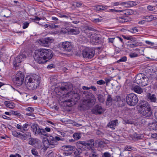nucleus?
Wrapping results in <instances>:
<instances>
[{
	"instance_id": "nucleus-61",
	"label": "nucleus",
	"mask_w": 157,
	"mask_h": 157,
	"mask_svg": "<svg viewBox=\"0 0 157 157\" xmlns=\"http://www.w3.org/2000/svg\"><path fill=\"white\" fill-rule=\"evenodd\" d=\"M31 152L32 154L34 155H37L38 152L35 149L33 148L31 150Z\"/></svg>"
},
{
	"instance_id": "nucleus-21",
	"label": "nucleus",
	"mask_w": 157,
	"mask_h": 157,
	"mask_svg": "<svg viewBox=\"0 0 157 157\" xmlns=\"http://www.w3.org/2000/svg\"><path fill=\"white\" fill-rule=\"evenodd\" d=\"M132 89L135 92L138 94H141L143 92V89L140 86L136 85L133 86Z\"/></svg>"
},
{
	"instance_id": "nucleus-42",
	"label": "nucleus",
	"mask_w": 157,
	"mask_h": 157,
	"mask_svg": "<svg viewBox=\"0 0 157 157\" xmlns=\"http://www.w3.org/2000/svg\"><path fill=\"white\" fill-rule=\"evenodd\" d=\"M129 56L131 58H133L138 57L139 55L135 52H134L130 53L129 55Z\"/></svg>"
},
{
	"instance_id": "nucleus-50",
	"label": "nucleus",
	"mask_w": 157,
	"mask_h": 157,
	"mask_svg": "<svg viewBox=\"0 0 157 157\" xmlns=\"http://www.w3.org/2000/svg\"><path fill=\"white\" fill-rule=\"evenodd\" d=\"M12 115H15L17 117H20L21 114L17 111H12Z\"/></svg>"
},
{
	"instance_id": "nucleus-4",
	"label": "nucleus",
	"mask_w": 157,
	"mask_h": 157,
	"mask_svg": "<svg viewBox=\"0 0 157 157\" xmlns=\"http://www.w3.org/2000/svg\"><path fill=\"white\" fill-rule=\"evenodd\" d=\"M40 80L41 78L39 76L33 74L26 77L25 83L28 89L33 90L39 86Z\"/></svg>"
},
{
	"instance_id": "nucleus-25",
	"label": "nucleus",
	"mask_w": 157,
	"mask_h": 157,
	"mask_svg": "<svg viewBox=\"0 0 157 157\" xmlns=\"http://www.w3.org/2000/svg\"><path fill=\"white\" fill-rule=\"evenodd\" d=\"M31 124L30 123H27L23 124L22 126L21 132L24 133V132L28 130L29 127H30Z\"/></svg>"
},
{
	"instance_id": "nucleus-2",
	"label": "nucleus",
	"mask_w": 157,
	"mask_h": 157,
	"mask_svg": "<svg viewBox=\"0 0 157 157\" xmlns=\"http://www.w3.org/2000/svg\"><path fill=\"white\" fill-rule=\"evenodd\" d=\"M53 56V53L51 50L40 48L35 50L34 58L37 63L42 64L51 59Z\"/></svg>"
},
{
	"instance_id": "nucleus-24",
	"label": "nucleus",
	"mask_w": 157,
	"mask_h": 157,
	"mask_svg": "<svg viewBox=\"0 0 157 157\" xmlns=\"http://www.w3.org/2000/svg\"><path fill=\"white\" fill-rule=\"evenodd\" d=\"M119 21L120 23H125L131 21L130 18L128 16H125L122 17H121L119 18Z\"/></svg>"
},
{
	"instance_id": "nucleus-58",
	"label": "nucleus",
	"mask_w": 157,
	"mask_h": 157,
	"mask_svg": "<svg viewBox=\"0 0 157 157\" xmlns=\"http://www.w3.org/2000/svg\"><path fill=\"white\" fill-rule=\"evenodd\" d=\"M102 20V18L101 17L98 18L94 19L93 20L94 22L97 23L101 22Z\"/></svg>"
},
{
	"instance_id": "nucleus-3",
	"label": "nucleus",
	"mask_w": 157,
	"mask_h": 157,
	"mask_svg": "<svg viewBox=\"0 0 157 157\" xmlns=\"http://www.w3.org/2000/svg\"><path fill=\"white\" fill-rule=\"evenodd\" d=\"M83 94L85 95L82 101V104L79 106L78 109L81 111L92 107L96 102V99L92 93L84 91Z\"/></svg>"
},
{
	"instance_id": "nucleus-53",
	"label": "nucleus",
	"mask_w": 157,
	"mask_h": 157,
	"mask_svg": "<svg viewBox=\"0 0 157 157\" xmlns=\"http://www.w3.org/2000/svg\"><path fill=\"white\" fill-rule=\"evenodd\" d=\"M57 15L60 17H62L63 15H64L65 13L63 11H57Z\"/></svg>"
},
{
	"instance_id": "nucleus-18",
	"label": "nucleus",
	"mask_w": 157,
	"mask_h": 157,
	"mask_svg": "<svg viewBox=\"0 0 157 157\" xmlns=\"http://www.w3.org/2000/svg\"><path fill=\"white\" fill-rule=\"evenodd\" d=\"M90 150H88L91 151L90 155L89 157H98L99 151L98 150L95 149L94 148V146Z\"/></svg>"
},
{
	"instance_id": "nucleus-32",
	"label": "nucleus",
	"mask_w": 157,
	"mask_h": 157,
	"mask_svg": "<svg viewBox=\"0 0 157 157\" xmlns=\"http://www.w3.org/2000/svg\"><path fill=\"white\" fill-rule=\"evenodd\" d=\"M30 127L32 129L33 131L34 132L35 135V132H37L38 128H40L38 125L36 124H34L32 125H31Z\"/></svg>"
},
{
	"instance_id": "nucleus-14",
	"label": "nucleus",
	"mask_w": 157,
	"mask_h": 157,
	"mask_svg": "<svg viewBox=\"0 0 157 157\" xmlns=\"http://www.w3.org/2000/svg\"><path fill=\"white\" fill-rule=\"evenodd\" d=\"M61 47L63 49L64 51L70 52L72 50L73 46L71 43L65 41L62 43Z\"/></svg>"
},
{
	"instance_id": "nucleus-40",
	"label": "nucleus",
	"mask_w": 157,
	"mask_h": 157,
	"mask_svg": "<svg viewBox=\"0 0 157 157\" xmlns=\"http://www.w3.org/2000/svg\"><path fill=\"white\" fill-rule=\"evenodd\" d=\"M73 136L75 140H78L81 137V135L80 133L76 132L73 134Z\"/></svg>"
},
{
	"instance_id": "nucleus-56",
	"label": "nucleus",
	"mask_w": 157,
	"mask_h": 157,
	"mask_svg": "<svg viewBox=\"0 0 157 157\" xmlns=\"http://www.w3.org/2000/svg\"><path fill=\"white\" fill-rule=\"evenodd\" d=\"M105 144V142L102 141H100L98 142V146L100 147H104Z\"/></svg>"
},
{
	"instance_id": "nucleus-54",
	"label": "nucleus",
	"mask_w": 157,
	"mask_h": 157,
	"mask_svg": "<svg viewBox=\"0 0 157 157\" xmlns=\"http://www.w3.org/2000/svg\"><path fill=\"white\" fill-rule=\"evenodd\" d=\"M29 141V144L32 145H33L35 144V142L34 140V139L32 138H30Z\"/></svg>"
},
{
	"instance_id": "nucleus-11",
	"label": "nucleus",
	"mask_w": 157,
	"mask_h": 157,
	"mask_svg": "<svg viewBox=\"0 0 157 157\" xmlns=\"http://www.w3.org/2000/svg\"><path fill=\"white\" fill-rule=\"evenodd\" d=\"M53 40L51 38L48 37L39 40L38 42L39 44L44 46H47L51 43L53 42Z\"/></svg>"
},
{
	"instance_id": "nucleus-55",
	"label": "nucleus",
	"mask_w": 157,
	"mask_h": 157,
	"mask_svg": "<svg viewBox=\"0 0 157 157\" xmlns=\"http://www.w3.org/2000/svg\"><path fill=\"white\" fill-rule=\"evenodd\" d=\"M23 26H22V28L23 29H25L27 28L29 25V23L27 21L25 22L23 24Z\"/></svg>"
},
{
	"instance_id": "nucleus-57",
	"label": "nucleus",
	"mask_w": 157,
	"mask_h": 157,
	"mask_svg": "<svg viewBox=\"0 0 157 157\" xmlns=\"http://www.w3.org/2000/svg\"><path fill=\"white\" fill-rule=\"evenodd\" d=\"M25 110L27 111H29L31 113H32L34 111L33 108L30 107L26 108Z\"/></svg>"
},
{
	"instance_id": "nucleus-31",
	"label": "nucleus",
	"mask_w": 157,
	"mask_h": 157,
	"mask_svg": "<svg viewBox=\"0 0 157 157\" xmlns=\"http://www.w3.org/2000/svg\"><path fill=\"white\" fill-rule=\"evenodd\" d=\"M82 152V149L81 148L77 149L74 152L75 155V157H80V154Z\"/></svg>"
},
{
	"instance_id": "nucleus-8",
	"label": "nucleus",
	"mask_w": 157,
	"mask_h": 157,
	"mask_svg": "<svg viewBox=\"0 0 157 157\" xmlns=\"http://www.w3.org/2000/svg\"><path fill=\"white\" fill-rule=\"evenodd\" d=\"M126 100L128 105L131 106L135 105L139 100L137 95L132 93L127 95L126 97Z\"/></svg>"
},
{
	"instance_id": "nucleus-43",
	"label": "nucleus",
	"mask_w": 157,
	"mask_h": 157,
	"mask_svg": "<svg viewBox=\"0 0 157 157\" xmlns=\"http://www.w3.org/2000/svg\"><path fill=\"white\" fill-rule=\"evenodd\" d=\"M84 33L89 37H90V36H92V35L91 32H90L89 30L86 29L84 30Z\"/></svg>"
},
{
	"instance_id": "nucleus-35",
	"label": "nucleus",
	"mask_w": 157,
	"mask_h": 157,
	"mask_svg": "<svg viewBox=\"0 0 157 157\" xmlns=\"http://www.w3.org/2000/svg\"><path fill=\"white\" fill-rule=\"evenodd\" d=\"M48 140L50 141L51 144H53L54 145V147H55V145L57 144V142H56L55 140V137H54L52 136H50L48 139Z\"/></svg>"
},
{
	"instance_id": "nucleus-15",
	"label": "nucleus",
	"mask_w": 157,
	"mask_h": 157,
	"mask_svg": "<svg viewBox=\"0 0 157 157\" xmlns=\"http://www.w3.org/2000/svg\"><path fill=\"white\" fill-rule=\"evenodd\" d=\"M92 112L93 114L96 115H100L104 111L101 105H97L92 109Z\"/></svg>"
},
{
	"instance_id": "nucleus-1",
	"label": "nucleus",
	"mask_w": 157,
	"mask_h": 157,
	"mask_svg": "<svg viewBox=\"0 0 157 157\" xmlns=\"http://www.w3.org/2000/svg\"><path fill=\"white\" fill-rule=\"evenodd\" d=\"M73 86L70 82L62 83L56 89L58 93L62 94L63 97H69L74 101H77L80 98L79 94L72 91Z\"/></svg>"
},
{
	"instance_id": "nucleus-10",
	"label": "nucleus",
	"mask_w": 157,
	"mask_h": 157,
	"mask_svg": "<svg viewBox=\"0 0 157 157\" xmlns=\"http://www.w3.org/2000/svg\"><path fill=\"white\" fill-rule=\"evenodd\" d=\"M24 76L21 73H18L15 77L13 79V81L18 86H21L23 84L24 80Z\"/></svg>"
},
{
	"instance_id": "nucleus-36",
	"label": "nucleus",
	"mask_w": 157,
	"mask_h": 157,
	"mask_svg": "<svg viewBox=\"0 0 157 157\" xmlns=\"http://www.w3.org/2000/svg\"><path fill=\"white\" fill-rule=\"evenodd\" d=\"M113 101V99L112 98L110 94H108L107 96L106 102V105H107L109 103L112 104Z\"/></svg>"
},
{
	"instance_id": "nucleus-46",
	"label": "nucleus",
	"mask_w": 157,
	"mask_h": 157,
	"mask_svg": "<svg viewBox=\"0 0 157 157\" xmlns=\"http://www.w3.org/2000/svg\"><path fill=\"white\" fill-rule=\"evenodd\" d=\"M110 10L112 12H120V13L121 15H124L123 11L124 10H113V9H110Z\"/></svg>"
},
{
	"instance_id": "nucleus-17",
	"label": "nucleus",
	"mask_w": 157,
	"mask_h": 157,
	"mask_svg": "<svg viewBox=\"0 0 157 157\" xmlns=\"http://www.w3.org/2000/svg\"><path fill=\"white\" fill-rule=\"evenodd\" d=\"M42 142L43 145L45 147L49 148H50L54 147V145L51 144L48 138H44L43 139Z\"/></svg>"
},
{
	"instance_id": "nucleus-63",
	"label": "nucleus",
	"mask_w": 157,
	"mask_h": 157,
	"mask_svg": "<svg viewBox=\"0 0 157 157\" xmlns=\"http://www.w3.org/2000/svg\"><path fill=\"white\" fill-rule=\"evenodd\" d=\"M55 66L53 64H51L49 65H48L47 67V68L48 69H50L52 68H54Z\"/></svg>"
},
{
	"instance_id": "nucleus-5",
	"label": "nucleus",
	"mask_w": 157,
	"mask_h": 157,
	"mask_svg": "<svg viewBox=\"0 0 157 157\" xmlns=\"http://www.w3.org/2000/svg\"><path fill=\"white\" fill-rule=\"evenodd\" d=\"M138 107L139 111L144 116L148 117L152 115L151 109L148 106L147 101L143 100L142 103L139 104Z\"/></svg>"
},
{
	"instance_id": "nucleus-23",
	"label": "nucleus",
	"mask_w": 157,
	"mask_h": 157,
	"mask_svg": "<svg viewBox=\"0 0 157 157\" xmlns=\"http://www.w3.org/2000/svg\"><path fill=\"white\" fill-rule=\"evenodd\" d=\"M109 6H102L98 5L96 6L95 10L96 11H100L102 10H105L107 9Z\"/></svg>"
},
{
	"instance_id": "nucleus-59",
	"label": "nucleus",
	"mask_w": 157,
	"mask_h": 157,
	"mask_svg": "<svg viewBox=\"0 0 157 157\" xmlns=\"http://www.w3.org/2000/svg\"><path fill=\"white\" fill-rule=\"evenodd\" d=\"M85 29H88V30L93 31H95V30L94 28H93L92 27L90 26H86L85 27Z\"/></svg>"
},
{
	"instance_id": "nucleus-64",
	"label": "nucleus",
	"mask_w": 157,
	"mask_h": 157,
	"mask_svg": "<svg viewBox=\"0 0 157 157\" xmlns=\"http://www.w3.org/2000/svg\"><path fill=\"white\" fill-rule=\"evenodd\" d=\"M124 123L125 124H132V121H130L128 120H123Z\"/></svg>"
},
{
	"instance_id": "nucleus-52",
	"label": "nucleus",
	"mask_w": 157,
	"mask_h": 157,
	"mask_svg": "<svg viewBox=\"0 0 157 157\" xmlns=\"http://www.w3.org/2000/svg\"><path fill=\"white\" fill-rule=\"evenodd\" d=\"M133 147L130 146H126L124 147V150L125 151H130L132 150Z\"/></svg>"
},
{
	"instance_id": "nucleus-44",
	"label": "nucleus",
	"mask_w": 157,
	"mask_h": 157,
	"mask_svg": "<svg viewBox=\"0 0 157 157\" xmlns=\"http://www.w3.org/2000/svg\"><path fill=\"white\" fill-rule=\"evenodd\" d=\"M127 60V57L125 56H124L121 57L119 60L117 61V63L120 62H126Z\"/></svg>"
},
{
	"instance_id": "nucleus-22",
	"label": "nucleus",
	"mask_w": 157,
	"mask_h": 157,
	"mask_svg": "<svg viewBox=\"0 0 157 157\" xmlns=\"http://www.w3.org/2000/svg\"><path fill=\"white\" fill-rule=\"evenodd\" d=\"M147 100L151 102H155L156 101V96L154 94H151L149 93L147 94Z\"/></svg>"
},
{
	"instance_id": "nucleus-41",
	"label": "nucleus",
	"mask_w": 157,
	"mask_h": 157,
	"mask_svg": "<svg viewBox=\"0 0 157 157\" xmlns=\"http://www.w3.org/2000/svg\"><path fill=\"white\" fill-rule=\"evenodd\" d=\"M12 134L15 137L20 139L21 133L20 132H18L16 131H13L12 132Z\"/></svg>"
},
{
	"instance_id": "nucleus-38",
	"label": "nucleus",
	"mask_w": 157,
	"mask_h": 157,
	"mask_svg": "<svg viewBox=\"0 0 157 157\" xmlns=\"http://www.w3.org/2000/svg\"><path fill=\"white\" fill-rule=\"evenodd\" d=\"M98 98L99 101L101 103H104L105 99L103 98V96L102 95L99 94L98 95Z\"/></svg>"
},
{
	"instance_id": "nucleus-37",
	"label": "nucleus",
	"mask_w": 157,
	"mask_h": 157,
	"mask_svg": "<svg viewBox=\"0 0 157 157\" xmlns=\"http://www.w3.org/2000/svg\"><path fill=\"white\" fill-rule=\"evenodd\" d=\"M132 136L133 139L135 140H138L142 139L141 136L137 133L133 134Z\"/></svg>"
},
{
	"instance_id": "nucleus-30",
	"label": "nucleus",
	"mask_w": 157,
	"mask_h": 157,
	"mask_svg": "<svg viewBox=\"0 0 157 157\" xmlns=\"http://www.w3.org/2000/svg\"><path fill=\"white\" fill-rule=\"evenodd\" d=\"M79 33V30L76 28L75 29H72L70 28L69 32V34L76 35Z\"/></svg>"
},
{
	"instance_id": "nucleus-28",
	"label": "nucleus",
	"mask_w": 157,
	"mask_h": 157,
	"mask_svg": "<svg viewBox=\"0 0 157 157\" xmlns=\"http://www.w3.org/2000/svg\"><path fill=\"white\" fill-rule=\"evenodd\" d=\"M149 125L151 129L155 130H157V121L151 122L149 124Z\"/></svg>"
},
{
	"instance_id": "nucleus-26",
	"label": "nucleus",
	"mask_w": 157,
	"mask_h": 157,
	"mask_svg": "<svg viewBox=\"0 0 157 157\" xmlns=\"http://www.w3.org/2000/svg\"><path fill=\"white\" fill-rule=\"evenodd\" d=\"M70 28L67 26L66 27H63L61 29L60 31L61 34H69Z\"/></svg>"
},
{
	"instance_id": "nucleus-6",
	"label": "nucleus",
	"mask_w": 157,
	"mask_h": 157,
	"mask_svg": "<svg viewBox=\"0 0 157 157\" xmlns=\"http://www.w3.org/2000/svg\"><path fill=\"white\" fill-rule=\"evenodd\" d=\"M94 140L91 139L86 141H78L76 144V146L85 150H90L94 146Z\"/></svg>"
},
{
	"instance_id": "nucleus-13",
	"label": "nucleus",
	"mask_w": 157,
	"mask_h": 157,
	"mask_svg": "<svg viewBox=\"0 0 157 157\" xmlns=\"http://www.w3.org/2000/svg\"><path fill=\"white\" fill-rule=\"evenodd\" d=\"M113 101L117 102V105L118 107H122L124 106L125 100L120 96H115L113 98Z\"/></svg>"
},
{
	"instance_id": "nucleus-27",
	"label": "nucleus",
	"mask_w": 157,
	"mask_h": 157,
	"mask_svg": "<svg viewBox=\"0 0 157 157\" xmlns=\"http://www.w3.org/2000/svg\"><path fill=\"white\" fill-rule=\"evenodd\" d=\"M62 147H65V149L66 151H71L72 153L73 151H74L75 149V146H73L70 145H64Z\"/></svg>"
},
{
	"instance_id": "nucleus-34",
	"label": "nucleus",
	"mask_w": 157,
	"mask_h": 157,
	"mask_svg": "<svg viewBox=\"0 0 157 157\" xmlns=\"http://www.w3.org/2000/svg\"><path fill=\"white\" fill-rule=\"evenodd\" d=\"M144 18L147 20V21H151L152 20H156L157 18L156 17H154L153 15L146 16Z\"/></svg>"
},
{
	"instance_id": "nucleus-20",
	"label": "nucleus",
	"mask_w": 157,
	"mask_h": 157,
	"mask_svg": "<svg viewBox=\"0 0 157 157\" xmlns=\"http://www.w3.org/2000/svg\"><path fill=\"white\" fill-rule=\"evenodd\" d=\"M31 132H26L23 134L21 133L20 139L22 140H25L28 139H30L31 136Z\"/></svg>"
},
{
	"instance_id": "nucleus-12",
	"label": "nucleus",
	"mask_w": 157,
	"mask_h": 157,
	"mask_svg": "<svg viewBox=\"0 0 157 157\" xmlns=\"http://www.w3.org/2000/svg\"><path fill=\"white\" fill-rule=\"evenodd\" d=\"M26 56L24 54L19 55L14 58L13 61V64L16 67L19 66L20 63L22 61L23 59L25 58Z\"/></svg>"
},
{
	"instance_id": "nucleus-47",
	"label": "nucleus",
	"mask_w": 157,
	"mask_h": 157,
	"mask_svg": "<svg viewBox=\"0 0 157 157\" xmlns=\"http://www.w3.org/2000/svg\"><path fill=\"white\" fill-rule=\"evenodd\" d=\"M130 31L131 32L133 33H135L138 31V29L136 27H133L130 29Z\"/></svg>"
},
{
	"instance_id": "nucleus-49",
	"label": "nucleus",
	"mask_w": 157,
	"mask_h": 157,
	"mask_svg": "<svg viewBox=\"0 0 157 157\" xmlns=\"http://www.w3.org/2000/svg\"><path fill=\"white\" fill-rule=\"evenodd\" d=\"M70 13H65L64 15H63L62 17L66 19H70L71 20V17L69 15Z\"/></svg>"
},
{
	"instance_id": "nucleus-51",
	"label": "nucleus",
	"mask_w": 157,
	"mask_h": 157,
	"mask_svg": "<svg viewBox=\"0 0 157 157\" xmlns=\"http://www.w3.org/2000/svg\"><path fill=\"white\" fill-rule=\"evenodd\" d=\"M101 157H111V155L108 152H104Z\"/></svg>"
},
{
	"instance_id": "nucleus-33",
	"label": "nucleus",
	"mask_w": 157,
	"mask_h": 157,
	"mask_svg": "<svg viewBox=\"0 0 157 157\" xmlns=\"http://www.w3.org/2000/svg\"><path fill=\"white\" fill-rule=\"evenodd\" d=\"M74 101L71 99H69L68 100L65 101L66 105L69 107H71L74 105L75 103Z\"/></svg>"
},
{
	"instance_id": "nucleus-60",
	"label": "nucleus",
	"mask_w": 157,
	"mask_h": 157,
	"mask_svg": "<svg viewBox=\"0 0 157 157\" xmlns=\"http://www.w3.org/2000/svg\"><path fill=\"white\" fill-rule=\"evenodd\" d=\"M97 83L98 84L101 85L104 84L105 83V82L102 80H100L98 81L97 82Z\"/></svg>"
},
{
	"instance_id": "nucleus-9",
	"label": "nucleus",
	"mask_w": 157,
	"mask_h": 157,
	"mask_svg": "<svg viewBox=\"0 0 157 157\" xmlns=\"http://www.w3.org/2000/svg\"><path fill=\"white\" fill-rule=\"evenodd\" d=\"M95 54V50L92 48H87L82 51V56L84 58L91 59Z\"/></svg>"
},
{
	"instance_id": "nucleus-62",
	"label": "nucleus",
	"mask_w": 157,
	"mask_h": 157,
	"mask_svg": "<svg viewBox=\"0 0 157 157\" xmlns=\"http://www.w3.org/2000/svg\"><path fill=\"white\" fill-rule=\"evenodd\" d=\"M116 38L115 37L113 38H109L108 39V42L109 43H113L114 40Z\"/></svg>"
},
{
	"instance_id": "nucleus-39",
	"label": "nucleus",
	"mask_w": 157,
	"mask_h": 157,
	"mask_svg": "<svg viewBox=\"0 0 157 157\" xmlns=\"http://www.w3.org/2000/svg\"><path fill=\"white\" fill-rule=\"evenodd\" d=\"M43 130H44V129L41 128H39L37 132L35 133V135L36 136H42L43 133Z\"/></svg>"
},
{
	"instance_id": "nucleus-48",
	"label": "nucleus",
	"mask_w": 157,
	"mask_h": 157,
	"mask_svg": "<svg viewBox=\"0 0 157 157\" xmlns=\"http://www.w3.org/2000/svg\"><path fill=\"white\" fill-rule=\"evenodd\" d=\"M124 15H125L126 16L131 14V13L130 12L129 10H124L123 11Z\"/></svg>"
},
{
	"instance_id": "nucleus-7",
	"label": "nucleus",
	"mask_w": 157,
	"mask_h": 157,
	"mask_svg": "<svg viewBox=\"0 0 157 157\" xmlns=\"http://www.w3.org/2000/svg\"><path fill=\"white\" fill-rule=\"evenodd\" d=\"M135 81V82L137 84L141 86H144L148 84L149 79L144 74L139 73L136 76Z\"/></svg>"
},
{
	"instance_id": "nucleus-19",
	"label": "nucleus",
	"mask_w": 157,
	"mask_h": 157,
	"mask_svg": "<svg viewBox=\"0 0 157 157\" xmlns=\"http://www.w3.org/2000/svg\"><path fill=\"white\" fill-rule=\"evenodd\" d=\"M118 124V120L116 119L109 122L107 124L108 127L111 128L112 130H114L115 126Z\"/></svg>"
},
{
	"instance_id": "nucleus-29",
	"label": "nucleus",
	"mask_w": 157,
	"mask_h": 157,
	"mask_svg": "<svg viewBox=\"0 0 157 157\" xmlns=\"http://www.w3.org/2000/svg\"><path fill=\"white\" fill-rule=\"evenodd\" d=\"M4 104L7 107L10 109H13L15 107L14 103L9 101H5Z\"/></svg>"
},
{
	"instance_id": "nucleus-16",
	"label": "nucleus",
	"mask_w": 157,
	"mask_h": 157,
	"mask_svg": "<svg viewBox=\"0 0 157 157\" xmlns=\"http://www.w3.org/2000/svg\"><path fill=\"white\" fill-rule=\"evenodd\" d=\"M120 3V4L128 7H130L135 6L137 4V3L136 1H128L127 2H121Z\"/></svg>"
},
{
	"instance_id": "nucleus-45",
	"label": "nucleus",
	"mask_w": 157,
	"mask_h": 157,
	"mask_svg": "<svg viewBox=\"0 0 157 157\" xmlns=\"http://www.w3.org/2000/svg\"><path fill=\"white\" fill-rule=\"evenodd\" d=\"M156 6L149 5L147 6V8L149 11H152L155 10V7Z\"/></svg>"
}]
</instances>
